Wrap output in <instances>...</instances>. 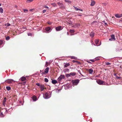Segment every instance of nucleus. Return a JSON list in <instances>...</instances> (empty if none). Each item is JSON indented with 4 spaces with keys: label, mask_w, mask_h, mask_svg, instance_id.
<instances>
[{
    "label": "nucleus",
    "mask_w": 122,
    "mask_h": 122,
    "mask_svg": "<svg viewBox=\"0 0 122 122\" xmlns=\"http://www.w3.org/2000/svg\"><path fill=\"white\" fill-rule=\"evenodd\" d=\"M62 79L61 78L60 76L58 79V81H61Z\"/></svg>",
    "instance_id": "37"
},
{
    "label": "nucleus",
    "mask_w": 122,
    "mask_h": 122,
    "mask_svg": "<svg viewBox=\"0 0 122 122\" xmlns=\"http://www.w3.org/2000/svg\"><path fill=\"white\" fill-rule=\"evenodd\" d=\"M87 62L88 63H90V64H91L92 63L91 62H90L89 61H87Z\"/></svg>",
    "instance_id": "47"
},
{
    "label": "nucleus",
    "mask_w": 122,
    "mask_h": 122,
    "mask_svg": "<svg viewBox=\"0 0 122 122\" xmlns=\"http://www.w3.org/2000/svg\"><path fill=\"white\" fill-rule=\"evenodd\" d=\"M49 68L48 67H47L45 70V72L46 74L49 71Z\"/></svg>",
    "instance_id": "13"
},
{
    "label": "nucleus",
    "mask_w": 122,
    "mask_h": 122,
    "mask_svg": "<svg viewBox=\"0 0 122 122\" xmlns=\"http://www.w3.org/2000/svg\"><path fill=\"white\" fill-rule=\"evenodd\" d=\"M51 83L53 84H55L57 83V81L55 80H53L51 81Z\"/></svg>",
    "instance_id": "14"
},
{
    "label": "nucleus",
    "mask_w": 122,
    "mask_h": 122,
    "mask_svg": "<svg viewBox=\"0 0 122 122\" xmlns=\"http://www.w3.org/2000/svg\"><path fill=\"white\" fill-rule=\"evenodd\" d=\"M0 116L2 117H3L4 116V115L3 114V113L2 112H0Z\"/></svg>",
    "instance_id": "27"
},
{
    "label": "nucleus",
    "mask_w": 122,
    "mask_h": 122,
    "mask_svg": "<svg viewBox=\"0 0 122 122\" xmlns=\"http://www.w3.org/2000/svg\"><path fill=\"white\" fill-rule=\"evenodd\" d=\"M61 28V26H59L56 27V29L57 31H59L62 29Z\"/></svg>",
    "instance_id": "6"
},
{
    "label": "nucleus",
    "mask_w": 122,
    "mask_h": 122,
    "mask_svg": "<svg viewBox=\"0 0 122 122\" xmlns=\"http://www.w3.org/2000/svg\"><path fill=\"white\" fill-rule=\"evenodd\" d=\"M69 31L71 33H73L74 32H75V31L72 29L70 30Z\"/></svg>",
    "instance_id": "23"
},
{
    "label": "nucleus",
    "mask_w": 122,
    "mask_h": 122,
    "mask_svg": "<svg viewBox=\"0 0 122 122\" xmlns=\"http://www.w3.org/2000/svg\"><path fill=\"white\" fill-rule=\"evenodd\" d=\"M36 85L38 86H39L40 87V84L39 83H36Z\"/></svg>",
    "instance_id": "43"
},
{
    "label": "nucleus",
    "mask_w": 122,
    "mask_h": 122,
    "mask_svg": "<svg viewBox=\"0 0 122 122\" xmlns=\"http://www.w3.org/2000/svg\"><path fill=\"white\" fill-rule=\"evenodd\" d=\"M109 41H112V39H111V38H110L109 39Z\"/></svg>",
    "instance_id": "51"
},
{
    "label": "nucleus",
    "mask_w": 122,
    "mask_h": 122,
    "mask_svg": "<svg viewBox=\"0 0 122 122\" xmlns=\"http://www.w3.org/2000/svg\"><path fill=\"white\" fill-rule=\"evenodd\" d=\"M70 58L71 59H76V58L75 57L73 56H70Z\"/></svg>",
    "instance_id": "30"
},
{
    "label": "nucleus",
    "mask_w": 122,
    "mask_h": 122,
    "mask_svg": "<svg viewBox=\"0 0 122 122\" xmlns=\"http://www.w3.org/2000/svg\"><path fill=\"white\" fill-rule=\"evenodd\" d=\"M3 43V41L1 40H0V45H1Z\"/></svg>",
    "instance_id": "32"
},
{
    "label": "nucleus",
    "mask_w": 122,
    "mask_h": 122,
    "mask_svg": "<svg viewBox=\"0 0 122 122\" xmlns=\"http://www.w3.org/2000/svg\"><path fill=\"white\" fill-rule=\"evenodd\" d=\"M67 75L68 76H71V75L70 74H66V76Z\"/></svg>",
    "instance_id": "44"
},
{
    "label": "nucleus",
    "mask_w": 122,
    "mask_h": 122,
    "mask_svg": "<svg viewBox=\"0 0 122 122\" xmlns=\"http://www.w3.org/2000/svg\"><path fill=\"white\" fill-rule=\"evenodd\" d=\"M99 42V40H95V43H96V45H95V44H94V45H95V46H99V45H98L97 44L98 43V42Z\"/></svg>",
    "instance_id": "17"
},
{
    "label": "nucleus",
    "mask_w": 122,
    "mask_h": 122,
    "mask_svg": "<svg viewBox=\"0 0 122 122\" xmlns=\"http://www.w3.org/2000/svg\"><path fill=\"white\" fill-rule=\"evenodd\" d=\"M33 100L34 101H35L37 100L36 97L35 96H33L32 97Z\"/></svg>",
    "instance_id": "21"
},
{
    "label": "nucleus",
    "mask_w": 122,
    "mask_h": 122,
    "mask_svg": "<svg viewBox=\"0 0 122 122\" xmlns=\"http://www.w3.org/2000/svg\"><path fill=\"white\" fill-rule=\"evenodd\" d=\"M0 12L1 13H3V9L1 7H0Z\"/></svg>",
    "instance_id": "24"
},
{
    "label": "nucleus",
    "mask_w": 122,
    "mask_h": 122,
    "mask_svg": "<svg viewBox=\"0 0 122 122\" xmlns=\"http://www.w3.org/2000/svg\"><path fill=\"white\" fill-rule=\"evenodd\" d=\"M79 15V16H81V15Z\"/></svg>",
    "instance_id": "60"
},
{
    "label": "nucleus",
    "mask_w": 122,
    "mask_h": 122,
    "mask_svg": "<svg viewBox=\"0 0 122 122\" xmlns=\"http://www.w3.org/2000/svg\"><path fill=\"white\" fill-rule=\"evenodd\" d=\"M48 64V63L47 62H46V65H45L46 66V67H47L48 66V64Z\"/></svg>",
    "instance_id": "48"
},
{
    "label": "nucleus",
    "mask_w": 122,
    "mask_h": 122,
    "mask_svg": "<svg viewBox=\"0 0 122 122\" xmlns=\"http://www.w3.org/2000/svg\"><path fill=\"white\" fill-rule=\"evenodd\" d=\"M46 74L45 72H42L41 73V74H42V75L44 74Z\"/></svg>",
    "instance_id": "49"
},
{
    "label": "nucleus",
    "mask_w": 122,
    "mask_h": 122,
    "mask_svg": "<svg viewBox=\"0 0 122 122\" xmlns=\"http://www.w3.org/2000/svg\"><path fill=\"white\" fill-rule=\"evenodd\" d=\"M48 24L49 25H51L52 23V22L49 21L47 22Z\"/></svg>",
    "instance_id": "35"
},
{
    "label": "nucleus",
    "mask_w": 122,
    "mask_h": 122,
    "mask_svg": "<svg viewBox=\"0 0 122 122\" xmlns=\"http://www.w3.org/2000/svg\"><path fill=\"white\" fill-rule=\"evenodd\" d=\"M66 2H68L69 3H71V1L69 0H64Z\"/></svg>",
    "instance_id": "26"
},
{
    "label": "nucleus",
    "mask_w": 122,
    "mask_h": 122,
    "mask_svg": "<svg viewBox=\"0 0 122 122\" xmlns=\"http://www.w3.org/2000/svg\"><path fill=\"white\" fill-rule=\"evenodd\" d=\"M75 9H76V10H80L81 11H82V10H81V9H79L78 8H75Z\"/></svg>",
    "instance_id": "28"
},
{
    "label": "nucleus",
    "mask_w": 122,
    "mask_h": 122,
    "mask_svg": "<svg viewBox=\"0 0 122 122\" xmlns=\"http://www.w3.org/2000/svg\"><path fill=\"white\" fill-rule=\"evenodd\" d=\"M33 1V0H29L26 1V2L27 3H29L31 2H32Z\"/></svg>",
    "instance_id": "31"
},
{
    "label": "nucleus",
    "mask_w": 122,
    "mask_h": 122,
    "mask_svg": "<svg viewBox=\"0 0 122 122\" xmlns=\"http://www.w3.org/2000/svg\"><path fill=\"white\" fill-rule=\"evenodd\" d=\"M28 36H30L31 35V34L30 33H28Z\"/></svg>",
    "instance_id": "52"
},
{
    "label": "nucleus",
    "mask_w": 122,
    "mask_h": 122,
    "mask_svg": "<svg viewBox=\"0 0 122 122\" xmlns=\"http://www.w3.org/2000/svg\"><path fill=\"white\" fill-rule=\"evenodd\" d=\"M88 71L90 74H92L93 72V70L92 69H89Z\"/></svg>",
    "instance_id": "19"
},
{
    "label": "nucleus",
    "mask_w": 122,
    "mask_h": 122,
    "mask_svg": "<svg viewBox=\"0 0 122 122\" xmlns=\"http://www.w3.org/2000/svg\"><path fill=\"white\" fill-rule=\"evenodd\" d=\"M20 80L21 81H24L26 80V78L23 76L22 77H21L20 79Z\"/></svg>",
    "instance_id": "10"
},
{
    "label": "nucleus",
    "mask_w": 122,
    "mask_h": 122,
    "mask_svg": "<svg viewBox=\"0 0 122 122\" xmlns=\"http://www.w3.org/2000/svg\"><path fill=\"white\" fill-rule=\"evenodd\" d=\"M24 12L26 13V12L28 11V10L27 9H24Z\"/></svg>",
    "instance_id": "40"
},
{
    "label": "nucleus",
    "mask_w": 122,
    "mask_h": 122,
    "mask_svg": "<svg viewBox=\"0 0 122 122\" xmlns=\"http://www.w3.org/2000/svg\"><path fill=\"white\" fill-rule=\"evenodd\" d=\"M92 44H93V41H92Z\"/></svg>",
    "instance_id": "54"
},
{
    "label": "nucleus",
    "mask_w": 122,
    "mask_h": 122,
    "mask_svg": "<svg viewBox=\"0 0 122 122\" xmlns=\"http://www.w3.org/2000/svg\"><path fill=\"white\" fill-rule=\"evenodd\" d=\"M111 63H109V62H106V64L107 65H111Z\"/></svg>",
    "instance_id": "36"
},
{
    "label": "nucleus",
    "mask_w": 122,
    "mask_h": 122,
    "mask_svg": "<svg viewBox=\"0 0 122 122\" xmlns=\"http://www.w3.org/2000/svg\"><path fill=\"white\" fill-rule=\"evenodd\" d=\"M79 79H77L72 81V84L73 85H77L79 82Z\"/></svg>",
    "instance_id": "2"
},
{
    "label": "nucleus",
    "mask_w": 122,
    "mask_h": 122,
    "mask_svg": "<svg viewBox=\"0 0 122 122\" xmlns=\"http://www.w3.org/2000/svg\"><path fill=\"white\" fill-rule=\"evenodd\" d=\"M51 92H47L46 93L44 96L45 98L46 99H48L49 98L51 97Z\"/></svg>",
    "instance_id": "1"
},
{
    "label": "nucleus",
    "mask_w": 122,
    "mask_h": 122,
    "mask_svg": "<svg viewBox=\"0 0 122 122\" xmlns=\"http://www.w3.org/2000/svg\"><path fill=\"white\" fill-rule=\"evenodd\" d=\"M40 88H41V91H42L43 90L44 88V86L43 85H41Z\"/></svg>",
    "instance_id": "8"
},
{
    "label": "nucleus",
    "mask_w": 122,
    "mask_h": 122,
    "mask_svg": "<svg viewBox=\"0 0 122 122\" xmlns=\"http://www.w3.org/2000/svg\"><path fill=\"white\" fill-rule=\"evenodd\" d=\"M6 89L8 90H9L11 89L10 87L9 86H7L6 87Z\"/></svg>",
    "instance_id": "25"
},
{
    "label": "nucleus",
    "mask_w": 122,
    "mask_h": 122,
    "mask_svg": "<svg viewBox=\"0 0 122 122\" xmlns=\"http://www.w3.org/2000/svg\"><path fill=\"white\" fill-rule=\"evenodd\" d=\"M51 29V28L50 27H47L45 28V30L47 32V33L49 32Z\"/></svg>",
    "instance_id": "7"
},
{
    "label": "nucleus",
    "mask_w": 122,
    "mask_h": 122,
    "mask_svg": "<svg viewBox=\"0 0 122 122\" xmlns=\"http://www.w3.org/2000/svg\"><path fill=\"white\" fill-rule=\"evenodd\" d=\"M58 5L60 6V7L61 9H64L65 7L63 4L61 3L58 2L57 3Z\"/></svg>",
    "instance_id": "3"
},
{
    "label": "nucleus",
    "mask_w": 122,
    "mask_h": 122,
    "mask_svg": "<svg viewBox=\"0 0 122 122\" xmlns=\"http://www.w3.org/2000/svg\"><path fill=\"white\" fill-rule=\"evenodd\" d=\"M32 10L31 9H30V11H32Z\"/></svg>",
    "instance_id": "55"
},
{
    "label": "nucleus",
    "mask_w": 122,
    "mask_h": 122,
    "mask_svg": "<svg viewBox=\"0 0 122 122\" xmlns=\"http://www.w3.org/2000/svg\"><path fill=\"white\" fill-rule=\"evenodd\" d=\"M44 81L45 82H47L48 81V80L47 78H45L44 79Z\"/></svg>",
    "instance_id": "29"
},
{
    "label": "nucleus",
    "mask_w": 122,
    "mask_h": 122,
    "mask_svg": "<svg viewBox=\"0 0 122 122\" xmlns=\"http://www.w3.org/2000/svg\"><path fill=\"white\" fill-rule=\"evenodd\" d=\"M97 82L99 85H102L104 81H101V80L99 79L97 81Z\"/></svg>",
    "instance_id": "4"
},
{
    "label": "nucleus",
    "mask_w": 122,
    "mask_h": 122,
    "mask_svg": "<svg viewBox=\"0 0 122 122\" xmlns=\"http://www.w3.org/2000/svg\"><path fill=\"white\" fill-rule=\"evenodd\" d=\"M10 39V37L9 36H7L6 38V39L7 40H9Z\"/></svg>",
    "instance_id": "33"
},
{
    "label": "nucleus",
    "mask_w": 122,
    "mask_h": 122,
    "mask_svg": "<svg viewBox=\"0 0 122 122\" xmlns=\"http://www.w3.org/2000/svg\"><path fill=\"white\" fill-rule=\"evenodd\" d=\"M40 71L41 72V70H40Z\"/></svg>",
    "instance_id": "58"
},
{
    "label": "nucleus",
    "mask_w": 122,
    "mask_h": 122,
    "mask_svg": "<svg viewBox=\"0 0 122 122\" xmlns=\"http://www.w3.org/2000/svg\"><path fill=\"white\" fill-rule=\"evenodd\" d=\"M46 11V10H44L42 11V12L43 13H45Z\"/></svg>",
    "instance_id": "45"
},
{
    "label": "nucleus",
    "mask_w": 122,
    "mask_h": 122,
    "mask_svg": "<svg viewBox=\"0 0 122 122\" xmlns=\"http://www.w3.org/2000/svg\"><path fill=\"white\" fill-rule=\"evenodd\" d=\"M65 70H66V71H69V70L68 69H65Z\"/></svg>",
    "instance_id": "46"
},
{
    "label": "nucleus",
    "mask_w": 122,
    "mask_h": 122,
    "mask_svg": "<svg viewBox=\"0 0 122 122\" xmlns=\"http://www.w3.org/2000/svg\"><path fill=\"white\" fill-rule=\"evenodd\" d=\"M10 25V24H9V25H8V26Z\"/></svg>",
    "instance_id": "56"
},
{
    "label": "nucleus",
    "mask_w": 122,
    "mask_h": 122,
    "mask_svg": "<svg viewBox=\"0 0 122 122\" xmlns=\"http://www.w3.org/2000/svg\"><path fill=\"white\" fill-rule=\"evenodd\" d=\"M75 25L77 26H80V24L78 23L76 24Z\"/></svg>",
    "instance_id": "34"
},
{
    "label": "nucleus",
    "mask_w": 122,
    "mask_h": 122,
    "mask_svg": "<svg viewBox=\"0 0 122 122\" xmlns=\"http://www.w3.org/2000/svg\"><path fill=\"white\" fill-rule=\"evenodd\" d=\"M96 59H95V60H93L91 59L90 60H89L90 61H91L92 62H94L95 61H96Z\"/></svg>",
    "instance_id": "41"
},
{
    "label": "nucleus",
    "mask_w": 122,
    "mask_h": 122,
    "mask_svg": "<svg viewBox=\"0 0 122 122\" xmlns=\"http://www.w3.org/2000/svg\"><path fill=\"white\" fill-rule=\"evenodd\" d=\"M64 64H65L64 66V68L69 66L70 65V64L69 63H64Z\"/></svg>",
    "instance_id": "12"
},
{
    "label": "nucleus",
    "mask_w": 122,
    "mask_h": 122,
    "mask_svg": "<svg viewBox=\"0 0 122 122\" xmlns=\"http://www.w3.org/2000/svg\"><path fill=\"white\" fill-rule=\"evenodd\" d=\"M60 77L62 79H64L65 78V76L64 75H61L60 76Z\"/></svg>",
    "instance_id": "22"
},
{
    "label": "nucleus",
    "mask_w": 122,
    "mask_h": 122,
    "mask_svg": "<svg viewBox=\"0 0 122 122\" xmlns=\"http://www.w3.org/2000/svg\"><path fill=\"white\" fill-rule=\"evenodd\" d=\"M76 73L75 72H71L70 73L71 76H74L76 74Z\"/></svg>",
    "instance_id": "20"
},
{
    "label": "nucleus",
    "mask_w": 122,
    "mask_h": 122,
    "mask_svg": "<svg viewBox=\"0 0 122 122\" xmlns=\"http://www.w3.org/2000/svg\"><path fill=\"white\" fill-rule=\"evenodd\" d=\"M105 24H106V23H105Z\"/></svg>",
    "instance_id": "59"
},
{
    "label": "nucleus",
    "mask_w": 122,
    "mask_h": 122,
    "mask_svg": "<svg viewBox=\"0 0 122 122\" xmlns=\"http://www.w3.org/2000/svg\"><path fill=\"white\" fill-rule=\"evenodd\" d=\"M111 37L112 41H115L116 40V38L115 37V36L114 35H112L111 36Z\"/></svg>",
    "instance_id": "15"
},
{
    "label": "nucleus",
    "mask_w": 122,
    "mask_h": 122,
    "mask_svg": "<svg viewBox=\"0 0 122 122\" xmlns=\"http://www.w3.org/2000/svg\"><path fill=\"white\" fill-rule=\"evenodd\" d=\"M1 5L0 3V6H1Z\"/></svg>",
    "instance_id": "57"
},
{
    "label": "nucleus",
    "mask_w": 122,
    "mask_h": 122,
    "mask_svg": "<svg viewBox=\"0 0 122 122\" xmlns=\"http://www.w3.org/2000/svg\"><path fill=\"white\" fill-rule=\"evenodd\" d=\"M115 16L117 18H120L122 17V14H116Z\"/></svg>",
    "instance_id": "5"
},
{
    "label": "nucleus",
    "mask_w": 122,
    "mask_h": 122,
    "mask_svg": "<svg viewBox=\"0 0 122 122\" xmlns=\"http://www.w3.org/2000/svg\"><path fill=\"white\" fill-rule=\"evenodd\" d=\"M62 79L61 78L60 76L58 79V81H61Z\"/></svg>",
    "instance_id": "38"
},
{
    "label": "nucleus",
    "mask_w": 122,
    "mask_h": 122,
    "mask_svg": "<svg viewBox=\"0 0 122 122\" xmlns=\"http://www.w3.org/2000/svg\"><path fill=\"white\" fill-rule=\"evenodd\" d=\"M117 78L118 79H119V78H121L120 77H118Z\"/></svg>",
    "instance_id": "53"
},
{
    "label": "nucleus",
    "mask_w": 122,
    "mask_h": 122,
    "mask_svg": "<svg viewBox=\"0 0 122 122\" xmlns=\"http://www.w3.org/2000/svg\"><path fill=\"white\" fill-rule=\"evenodd\" d=\"M13 81L12 80H8L6 81V82L10 84L12 82V81Z\"/></svg>",
    "instance_id": "16"
},
{
    "label": "nucleus",
    "mask_w": 122,
    "mask_h": 122,
    "mask_svg": "<svg viewBox=\"0 0 122 122\" xmlns=\"http://www.w3.org/2000/svg\"><path fill=\"white\" fill-rule=\"evenodd\" d=\"M95 4V2L94 1H92L91 5L93 6Z\"/></svg>",
    "instance_id": "18"
},
{
    "label": "nucleus",
    "mask_w": 122,
    "mask_h": 122,
    "mask_svg": "<svg viewBox=\"0 0 122 122\" xmlns=\"http://www.w3.org/2000/svg\"><path fill=\"white\" fill-rule=\"evenodd\" d=\"M6 97L4 98L3 101V105L4 106H5V104L6 101Z\"/></svg>",
    "instance_id": "9"
},
{
    "label": "nucleus",
    "mask_w": 122,
    "mask_h": 122,
    "mask_svg": "<svg viewBox=\"0 0 122 122\" xmlns=\"http://www.w3.org/2000/svg\"><path fill=\"white\" fill-rule=\"evenodd\" d=\"M94 34L95 33L93 32H92L90 34V36L92 38L94 36Z\"/></svg>",
    "instance_id": "11"
},
{
    "label": "nucleus",
    "mask_w": 122,
    "mask_h": 122,
    "mask_svg": "<svg viewBox=\"0 0 122 122\" xmlns=\"http://www.w3.org/2000/svg\"><path fill=\"white\" fill-rule=\"evenodd\" d=\"M52 5L54 6L55 7V6H57V5L55 3H54L52 4Z\"/></svg>",
    "instance_id": "39"
},
{
    "label": "nucleus",
    "mask_w": 122,
    "mask_h": 122,
    "mask_svg": "<svg viewBox=\"0 0 122 122\" xmlns=\"http://www.w3.org/2000/svg\"><path fill=\"white\" fill-rule=\"evenodd\" d=\"M45 8H47V9L48 10H49V7H48L47 6H45Z\"/></svg>",
    "instance_id": "50"
},
{
    "label": "nucleus",
    "mask_w": 122,
    "mask_h": 122,
    "mask_svg": "<svg viewBox=\"0 0 122 122\" xmlns=\"http://www.w3.org/2000/svg\"><path fill=\"white\" fill-rule=\"evenodd\" d=\"M72 61L73 62V63H75V62H76L78 63V62H78V61H75L74 60H73Z\"/></svg>",
    "instance_id": "42"
}]
</instances>
